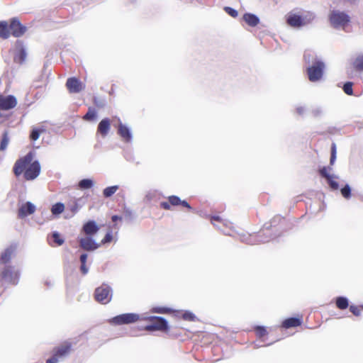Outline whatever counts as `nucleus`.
<instances>
[{
  "label": "nucleus",
  "instance_id": "72a5a7b5",
  "mask_svg": "<svg viewBox=\"0 0 363 363\" xmlns=\"http://www.w3.org/2000/svg\"><path fill=\"white\" fill-rule=\"evenodd\" d=\"M354 67L356 70L363 72V56H359L354 62Z\"/></svg>",
  "mask_w": 363,
  "mask_h": 363
},
{
  "label": "nucleus",
  "instance_id": "7c9ffc66",
  "mask_svg": "<svg viewBox=\"0 0 363 363\" xmlns=\"http://www.w3.org/2000/svg\"><path fill=\"white\" fill-rule=\"evenodd\" d=\"M255 332L259 338H262L267 335V329L264 326H256Z\"/></svg>",
  "mask_w": 363,
  "mask_h": 363
},
{
  "label": "nucleus",
  "instance_id": "5701e85b",
  "mask_svg": "<svg viewBox=\"0 0 363 363\" xmlns=\"http://www.w3.org/2000/svg\"><path fill=\"white\" fill-rule=\"evenodd\" d=\"M10 35L11 33L9 23L6 21H0V38L7 39Z\"/></svg>",
  "mask_w": 363,
  "mask_h": 363
},
{
  "label": "nucleus",
  "instance_id": "2eb2a0df",
  "mask_svg": "<svg viewBox=\"0 0 363 363\" xmlns=\"http://www.w3.org/2000/svg\"><path fill=\"white\" fill-rule=\"evenodd\" d=\"M16 252V246L11 245L6 247L1 254L0 264L6 265L11 259L15 256Z\"/></svg>",
  "mask_w": 363,
  "mask_h": 363
},
{
  "label": "nucleus",
  "instance_id": "412c9836",
  "mask_svg": "<svg viewBox=\"0 0 363 363\" xmlns=\"http://www.w3.org/2000/svg\"><path fill=\"white\" fill-rule=\"evenodd\" d=\"M46 132V128L43 125L40 126H34L32 128V130L30 131V139L32 141L37 140L41 134H43Z\"/></svg>",
  "mask_w": 363,
  "mask_h": 363
},
{
  "label": "nucleus",
  "instance_id": "09e8293b",
  "mask_svg": "<svg viewBox=\"0 0 363 363\" xmlns=\"http://www.w3.org/2000/svg\"><path fill=\"white\" fill-rule=\"evenodd\" d=\"M296 111L298 114L302 115L303 114L305 110L303 107H298Z\"/></svg>",
  "mask_w": 363,
  "mask_h": 363
},
{
  "label": "nucleus",
  "instance_id": "c9c22d12",
  "mask_svg": "<svg viewBox=\"0 0 363 363\" xmlns=\"http://www.w3.org/2000/svg\"><path fill=\"white\" fill-rule=\"evenodd\" d=\"M341 194L342 196L348 199L351 197V188L348 184H346L345 186H343L341 190Z\"/></svg>",
  "mask_w": 363,
  "mask_h": 363
},
{
  "label": "nucleus",
  "instance_id": "a878e982",
  "mask_svg": "<svg viewBox=\"0 0 363 363\" xmlns=\"http://www.w3.org/2000/svg\"><path fill=\"white\" fill-rule=\"evenodd\" d=\"M9 143V130H4L2 133V138L0 143V151H4Z\"/></svg>",
  "mask_w": 363,
  "mask_h": 363
},
{
  "label": "nucleus",
  "instance_id": "3c124183",
  "mask_svg": "<svg viewBox=\"0 0 363 363\" xmlns=\"http://www.w3.org/2000/svg\"><path fill=\"white\" fill-rule=\"evenodd\" d=\"M336 159V155H334V154H331L330 157V164H333Z\"/></svg>",
  "mask_w": 363,
  "mask_h": 363
},
{
  "label": "nucleus",
  "instance_id": "79ce46f5",
  "mask_svg": "<svg viewBox=\"0 0 363 363\" xmlns=\"http://www.w3.org/2000/svg\"><path fill=\"white\" fill-rule=\"evenodd\" d=\"M113 240V235L111 232H108L106 234L105 237L101 240V245H104L108 242H111Z\"/></svg>",
  "mask_w": 363,
  "mask_h": 363
},
{
  "label": "nucleus",
  "instance_id": "bb28decb",
  "mask_svg": "<svg viewBox=\"0 0 363 363\" xmlns=\"http://www.w3.org/2000/svg\"><path fill=\"white\" fill-rule=\"evenodd\" d=\"M94 182L90 179H82L79 184L78 187L80 189H88L93 186Z\"/></svg>",
  "mask_w": 363,
  "mask_h": 363
},
{
  "label": "nucleus",
  "instance_id": "b1692460",
  "mask_svg": "<svg viewBox=\"0 0 363 363\" xmlns=\"http://www.w3.org/2000/svg\"><path fill=\"white\" fill-rule=\"evenodd\" d=\"M243 19L249 26L252 27L256 26L259 23V18L252 13L244 14Z\"/></svg>",
  "mask_w": 363,
  "mask_h": 363
},
{
  "label": "nucleus",
  "instance_id": "ddd939ff",
  "mask_svg": "<svg viewBox=\"0 0 363 363\" xmlns=\"http://www.w3.org/2000/svg\"><path fill=\"white\" fill-rule=\"evenodd\" d=\"M91 237L92 236L86 235V237L81 238L79 240V246L83 250L86 251H93L98 249L101 246V244L95 242Z\"/></svg>",
  "mask_w": 363,
  "mask_h": 363
},
{
  "label": "nucleus",
  "instance_id": "37998d69",
  "mask_svg": "<svg viewBox=\"0 0 363 363\" xmlns=\"http://www.w3.org/2000/svg\"><path fill=\"white\" fill-rule=\"evenodd\" d=\"M68 208L70 210V211L72 212V213L74 215L78 211L79 206L78 203L76 201H74L73 202V203L71 206H69Z\"/></svg>",
  "mask_w": 363,
  "mask_h": 363
},
{
  "label": "nucleus",
  "instance_id": "c756f323",
  "mask_svg": "<svg viewBox=\"0 0 363 363\" xmlns=\"http://www.w3.org/2000/svg\"><path fill=\"white\" fill-rule=\"evenodd\" d=\"M153 313H162V314H170L174 312V311L167 307H155L152 309Z\"/></svg>",
  "mask_w": 363,
  "mask_h": 363
},
{
  "label": "nucleus",
  "instance_id": "393cba45",
  "mask_svg": "<svg viewBox=\"0 0 363 363\" xmlns=\"http://www.w3.org/2000/svg\"><path fill=\"white\" fill-rule=\"evenodd\" d=\"M336 307L340 310H345L349 306V301L346 297L337 296L335 299Z\"/></svg>",
  "mask_w": 363,
  "mask_h": 363
},
{
  "label": "nucleus",
  "instance_id": "aec40b11",
  "mask_svg": "<svg viewBox=\"0 0 363 363\" xmlns=\"http://www.w3.org/2000/svg\"><path fill=\"white\" fill-rule=\"evenodd\" d=\"M111 128V120L108 118L102 119L98 125L97 133L106 137Z\"/></svg>",
  "mask_w": 363,
  "mask_h": 363
},
{
  "label": "nucleus",
  "instance_id": "f3484780",
  "mask_svg": "<svg viewBox=\"0 0 363 363\" xmlns=\"http://www.w3.org/2000/svg\"><path fill=\"white\" fill-rule=\"evenodd\" d=\"M26 49L21 42L16 43V52L14 55V62L18 64H23L26 59Z\"/></svg>",
  "mask_w": 363,
  "mask_h": 363
},
{
  "label": "nucleus",
  "instance_id": "4c0bfd02",
  "mask_svg": "<svg viewBox=\"0 0 363 363\" xmlns=\"http://www.w3.org/2000/svg\"><path fill=\"white\" fill-rule=\"evenodd\" d=\"M52 237L53 238V241L56 243L57 246L62 245L65 242L64 239L57 232H54L52 235Z\"/></svg>",
  "mask_w": 363,
  "mask_h": 363
},
{
  "label": "nucleus",
  "instance_id": "49530a36",
  "mask_svg": "<svg viewBox=\"0 0 363 363\" xmlns=\"http://www.w3.org/2000/svg\"><path fill=\"white\" fill-rule=\"evenodd\" d=\"M221 220L222 219L219 216H213L211 218V223L215 225H216L214 223L215 221L221 222Z\"/></svg>",
  "mask_w": 363,
  "mask_h": 363
},
{
  "label": "nucleus",
  "instance_id": "9d476101",
  "mask_svg": "<svg viewBox=\"0 0 363 363\" xmlns=\"http://www.w3.org/2000/svg\"><path fill=\"white\" fill-rule=\"evenodd\" d=\"M350 20V16L344 12L333 11L330 16V23L335 28L345 26Z\"/></svg>",
  "mask_w": 363,
  "mask_h": 363
},
{
  "label": "nucleus",
  "instance_id": "423d86ee",
  "mask_svg": "<svg viewBox=\"0 0 363 363\" xmlns=\"http://www.w3.org/2000/svg\"><path fill=\"white\" fill-rule=\"evenodd\" d=\"M325 69V64L320 60H315L312 65L307 68L308 79L315 82L321 79Z\"/></svg>",
  "mask_w": 363,
  "mask_h": 363
},
{
  "label": "nucleus",
  "instance_id": "7ed1b4c3",
  "mask_svg": "<svg viewBox=\"0 0 363 363\" xmlns=\"http://www.w3.org/2000/svg\"><path fill=\"white\" fill-rule=\"evenodd\" d=\"M72 350V345L70 342H63L60 345L52 349V355L46 360L45 363H57L67 357Z\"/></svg>",
  "mask_w": 363,
  "mask_h": 363
},
{
  "label": "nucleus",
  "instance_id": "4be33fe9",
  "mask_svg": "<svg viewBox=\"0 0 363 363\" xmlns=\"http://www.w3.org/2000/svg\"><path fill=\"white\" fill-rule=\"evenodd\" d=\"M118 133L125 142H129L131 140V134L128 128L121 123L118 125Z\"/></svg>",
  "mask_w": 363,
  "mask_h": 363
},
{
  "label": "nucleus",
  "instance_id": "a18cd8bd",
  "mask_svg": "<svg viewBox=\"0 0 363 363\" xmlns=\"http://www.w3.org/2000/svg\"><path fill=\"white\" fill-rule=\"evenodd\" d=\"M79 259H80L81 264H86V259H87V255L86 254L81 255Z\"/></svg>",
  "mask_w": 363,
  "mask_h": 363
},
{
  "label": "nucleus",
  "instance_id": "f03ea898",
  "mask_svg": "<svg viewBox=\"0 0 363 363\" xmlns=\"http://www.w3.org/2000/svg\"><path fill=\"white\" fill-rule=\"evenodd\" d=\"M141 319L147 322L144 327V330L147 331L167 332L169 330L167 321L162 317L148 316Z\"/></svg>",
  "mask_w": 363,
  "mask_h": 363
},
{
  "label": "nucleus",
  "instance_id": "6e6552de",
  "mask_svg": "<svg viewBox=\"0 0 363 363\" xmlns=\"http://www.w3.org/2000/svg\"><path fill=\"white\" fill-rule=\"evenodd\" d=\"M160 208L164 210H170L171 206H182L187 208L188 211H191L192 208L189 203L186 201H182L177 196H169L167 201H162L160 204Z\"/></svg>",
  "mask_w": 363,
  "mask_h": 363
},
{
  "label": "nucleus",
  "instance_id": "20e7f679",
  "mask_svg": "<svg viewBox=\"0 0 363 363\" xmlns=\"http://www.w3.org/2000/svg\"><path fill=\"white\" fill-rule=\"evenodd\" d=\"M313 19V14L310 13H308L306 15L289 13L286 21V23L289 26L293 28H300L310 23Z\"/></svg>",
  "mask_w": 363,
  "mask_h": 363
},
{
  "label": "nucleus",
  "instance_id": "dca6fc26",
  "mask_svg": "<svg viewBox=\"0 0 363 363\" xmlns=\"http://www.w3.org/2000/svg\"><path fill=\"white\" fill-rule=\"evenodd\" d=\"M99 230V226L97 225L95 221L89 220L85 223L82 227V233L87 236H93Z\"/></svg>",
  "mask_w": 363,
  "mask_h": 363
},
{
  "label": "nucleus",
  "instance_id": "c85d7f7f",
  "mask_svg": "<svg viewBox=\"0 0 363 363\" xmlns=\"http://www.w3.org/2000/svg\"><path fill=\"white\" fill-rule=\"evenodd\" d=\"M65 210V205L62 203H57L52 206L51 212L53 215H59Z\"/></svg>",
  "mask_w": 363,
  "mask_h": 363
},
{
  "label": "nucleus",
  "instance_id": "2f4dec72",
  "mask_svg": "<svg viewBox=\"0 0 363 363\" xmlns=\"http://www.w3.org/2000/svg\"><path fill=\"white\" fill-rule=\"evenodd\" d=\"M96 118V113L94 109L89 108L88 112L83 116L84 121H94Z\"/></svg>",
  "mask_w": 363,
  "mask_h": 363
},
{
  "label": "nucleus",
  "instance_id": "9b49d317",
  "mask_svg": "<svg viewBox=\"0 0 363 363\" xmlns=\"http://www.w3.org/2000/svg\"><path fill=\"white\" fill-rule=\"evenodd\" d=\"M40 173V164L37 160H32L30 162L28 169L23 176V178L27 181L33 180L38 177Z\"/></svg>",
  "mask_w": 363,
  "mask_h": 363
},
{
  "label": "nucleus",
  "instance_id": "39448f33",
  "mask_svg": "<svg viewBox=\"0 0 363 363\" xmlns=\"http://www.w3.org/2000/svg\"><path fill=\"white\" fill-rule=\"evenodd\" d=\"M33 160L32 152H28L25 156L18 159L13 167V172L16 177L25 175L30 162Z\"/></svg>",
  "mask_w": 363,
  "mask_h": 363
},
{
  "label": "nucleus",
  "instance_id": "0eeeda50",
  "mask_svg": "<svg viewBox=\"0 0 363 363\" xmlns=\"http://www.w3.org/2000/svg\"><path fill=\"white\" fill-rule=\"evenodd\" d=\"M94 298L96 301L102 304L109 303L112 298L111 288L106 284H102L95 289Z\"/></svg>",
  "mask_w": 363,
  "mask_h": 363
},
{
  "label": "nucleus",
  "instance_id": "58836bf2",
  "mask_svg": "<svg viewBox=\"0 0 363 363\" xmlns=\"http://www.w3.org/2000/svg\"><path fill=\"white\" fill-rule=\"evenodd\" d=\"M335 177L331 176L330 179H327V181L331 189L337 190L339 189V184L337 182L333 179Z\"/></svg>",
  "mask_w": 363,
  "mask_h": 363
},
{
  "label": "nucleus",
  "instance_id": "f8f14e48",
  "mask_svg": "<svg viewBox=\"0 0 363 363\" xmlns=\"http://www.w3.org/2000/svg\"><path fill=\"white\" fill-rule=\"evenodd\" d=\"M9 25L11 35L16 38L22 36L26 31V26L16 18L11 19Z\"/></svg>",
  "mask_w": 363,
  "mask_h": 363
},
{
  "label": "nucleus",
  "instance_id": "473e14b6",
  "mask_svg": "<svg viewBox=\"0 0 363 363\" xmlns=\"http://www.w3.org/2000/svg\"><path fill=\"white\" fill-rule=\"evenodd\" d=\"M181 317L183 320L187 321H195L196 315L190 311H184L182 313Z\"/></svg>",
  "mask_w": 363,
  "mask_h": 363
},
{
  "label": "nucleus",
  "instance_id": "864d4df0",
  "mask_svg": "<svg viewBox=\"0 0 363 363\" xmlns=\"http://www.w3.org/2000/svg\"><path fill=\"white\" fill-rule=\"evenodd\" d=\"M342 1L344 2L350 3V4H354L355 1V0H342Z\"/></svg>",
  "mask_w": 363,
  "mask_h": 363
},
{
  "label": "nucleus",
  "instance_id": "1a4fd4ad",
  "mask_svg": "<svg viewBox=\"0 0 363 363\" xmlns=\"http://www.w3.org/2000/svg\"><path fill=\"white\" fill-rule=\"evenodd\" d=\"M142 320L140 315L137 313H123L113 317L110 323L113 325H123L135 323Z\"/></svg>",
  "mask_w": 363,
  "mask_h": 363
},
{
  "label": "nucleus",
  "instance_id": "4468645a",
  "mask_svg": "<svg viewBox=\"0 0 363 363\" xmlns=\"http://www.w3.org/2000/svg\"><path fill=\"white\" fill-rule=\"evenodd\" d=\"M66 86L69 93H79L84 89V85L77 77L68 78Z\"/></svg>",
  "mask_w": 363,
  "mask_h": 363
},
{
  "label": "nucleus",
  "instance_id": "de8ad7c7",
  "mask_svg": "<svg viewBox=\"0 0 363 363\" xmlns=\"http://www.w3.org/2000/svg\"><path fill=\"white\" fill-rule=\"evenodd\" d=\"M111 220L113 222H116L118 220H122V217L121 216H116V215H114L111 217Z\"/></svg>",
  "mask_w": 363,
  "mask_h": 363
},
{
  "label": "nucleus",
  "instance_id": "f704fd0d",
  "mask_svg": "<svg viewBox=\"0 0 363 363\" xmlns=\"http://www.w3.org/2000/svg\"><path fill=\"white\" fill-rule=\"evenodd\" d=\"M350 312L355 316H359L361 315V312L363 310V306H350Z\"/></svg>",
  "mask_w": 363,
  "mask_h": 363
},
{
  "label": "nucleus",
  "instance_id": "cd10ccee",
  "mask_svg": "<svg viewBox=\"0 0 363 363\" xmlns=\"http://www.w3.org/2000/svg\"><path fill=\"white\" fill-rule=\"evenodd\" d=\"M118 189V186H111L105 188L103 191V195L105 198H109L113 195Z\"/></svg>",
  "mask_w": 363,
  "mask_h": 363
},
{
  "label": "nucleus",
  "instance_id": "6ab92c4d",
  "mask_svg": "<svg viewBox=\"0 0 363 363\" xmlns=\"http://www.w3.org/2000/svg\"><path fill=\"white\" fill-rule=\"evenodd\" d=\"M302 318H296V317H291L285 319L282 321L281 328L284 329H289L291 328H296L300 326L302 324Z\"/></svg>",
  "mask_w": 363,
  "mask_h": 363
},
{
  "label": "nucleus",
  "instance_id": "a211bd4d",
  "mask_svg": "<svg viewBox=\"0 0 363 363\" xmlns=\"http://www.w3.org/2000/svg\"><path fill=\"white\" fill-rule=\"evenodd\" d=\"M35 211V206L30 202L28 201L23 204L18 209V216L19 218H23L28 215L33 214Z\"/></svg>",
  "mask_w": 363,
  "mask_h": 363
},
{
  "label": "nucleus",
  "instance_id": "e433bc0d",
  "mask_svg": "<svg viewBox=\"0 0 363 363\" xmlns=\"http://www.w3.org/2000/svg\"><path fill=\"white\" fill-rule=\"evenodd\" d=\"M352 85H353V83L351 82H347L344 84L342 89H343L344 92L346 94H347L349 96H352L353 94Z\"/></svg>",
  "mask_w": 363,
  "mask_h": 363
},
{
  "label": "nucleus",
  "instance_id": "a19ab883",
  "mask_svg": "<svg viewBox=\"0 0 363 363\" xmlns=\"http://www.w3.org/2000/svg\"><path fill=\"white\" fill-rule=\"evenodd\" d=\"M320 174L325 178L326 179H330V177L332 176L328 172V169L326 167H323L319 170Z\"/></svg>",
  "mask_w": 363,
  "mask_h": 363
},
{
  "label": "nucleus",
  "instance_id": "c03bdc74",
  "mask_svg": "<svg viewBox=\"0 0 363 363\" xmlns=\"http://www.w3.org/2000/svg\"><path fill=\"white\" fill-rule=\"evenodd\" d=\"M80 270L82 274L85 275L88 273L89 269L86 264H81Z\"/></svg>",
  "mask_w": 363,
  "mask_h": 363
},
{
  "label": "nucleus",
  "instance_id": "ea45409f",
  "mask_svg": "<svg viewBox=\"0 0 363 363\" xmlns=\"http://www.w3.org/2000/svg\"><path fill=\"white\" fill-rule=\"evenodd\" d=\"M224 10L228 14L233 18H236L238 15V11L231 7L225 6Z\"/></svg>",
  "mask_w": 363,
  "mask_h": 363
},
{
  "label": "nucleus",
  "instance_id": "8fccbe9b",
  "mask_svg": "<svg viewBox=\"0 0 363 363\" xmlns=\"http://www.w3.org/2000/svg\"><path fill=\"white\" fill-rule=\"evenodd\" d=\"M331 154H334V155H336V145L335 143H333L332 145Z\"/></svg>",
  "mask_w": 363,
  "mask_h": 363
},
{
  "label": "nucleus",
  "instance_id": "f257e3e1",
  "mask_svg": "<svg viewBox=\"0 0 363 363\" xmlns=\"http://www.w3.org/2000/svg\"><path fill=\"white\" fill-rule=\"evenodd\" d=\"M20 272L13 266L6 265L0 271V288L5 286L6 284H18Z\"/></svg>",
  "mask_w": 363,
  "mask_h": 363
},
{
  "label": "nucleus",
  "instance_id": "603ef678",
  "mask_svg": "<svg viewBox=\"0 0 363 363\" xmlns=\"http://www.w3.org/2000/svg\"><path fill=\"white\" fill-rule=\"evenodd\" d=\"M262 233V232H259L257 234H255L253 235H251L253 238L256 239L258 237L260 236V234Z\"/></svg>",
  "mask_w": 363,
  "mask_h": 363
}]
</instances>
